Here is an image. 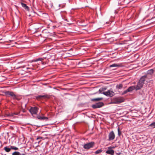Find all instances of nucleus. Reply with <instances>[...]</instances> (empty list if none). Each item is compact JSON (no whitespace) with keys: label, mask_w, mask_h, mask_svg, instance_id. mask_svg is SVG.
I'll list each match as a JSON object with an SVG mask.
<instances>
[{"label":"nucleus","mask_w":155,"mask_h":155,"mask_svg":"<svg viewBox=\"0 0 155 155\" xmlns=\"http://www.w3.org/2000/svg\"><path fill=\"white\" fill-rule=\"evenodd\" d=\"M118 135L119 136H120L121 134V132L119 128L118 129Z\"/></svg>","instance_id":"25"},{"label":"nucleus","mask_w":155,"mask_h":155,"mask_svg":"<svg viewBox=\"0 0 155 155\" xmlns=\"http://www.w3.org/2000/svg\"><path fill=\"white\" fill-rule=\"evenodd\" d=\"M58 5L59 6V8H57V9H60L59 7H60V5Z\"/></svg>","instance_id":"33"},{"label":"nucleus","mask_w":155,"mask_h":155,"mask_svg":"<svg viewBox=\"0 0 155 155\" xmlns=\"http://www.w3.org/2000/svg\"><path fill=\"white\" fill-rule=\"evenodd\" d=\"M107 154L113 155L114 153V151L112 149V147H108V150L105 152Z\"/></svg>","instance_id":"6"},{"label":"nucleus","mask_w":155,"mask_h":155,"mask_svg":"<svg viewBox=\"0 0 155 155\" xmlns=\"http://www.w3.org/2000/svg\"><path fill=\"white\" fill-rule=\"evenodd\" d=\"M103 94L106 96L110 97H112L114 94V93L112 91L108 90L107 91L104 92Z\"/></svg>","instance_id":"5"},{"label":"nucleus","mask_w":155,"mask_h":155,"mask_svg":"<svg viewBox=\"0 0 155 155\" xmlns=\"http://www.w3.org/2000/svg\"><path fill=\"white\" fill-rule=\"evenodd\" d=\"M99 91H101V90L100 89V90H99Z\"/></svg>","instance_id":"36"},{"label":"nucleus","mask_w":155,"mask_h":155,"mask_svg":"<svg viewBox=\"0 0 155 155\" xmlns=\"http://www.w3.org/2000/svg\"><path fill=\"white\" fill-rule=\"evenodd\" d=\"M43 120L48 119V118L47 117H43Z\"/></svg>","instance_id":"29"},{"label":"nucleus","mask_w":155,"mask_h":155,"mask_svg":"<svg viewBox=\"0 0 155 155\" xmlns=\"http://www.w3.org/2000/svg\"><path fill=\"white\" fill-rule=\"evenodd\" d=\"M109 140H114L115 137V135L113 131H112L110 133L109 135Z\"/></svg>","instance_id":"8"},{"label":"nucleus","mask_w":155,"mask_h":155,"mask_svg":"<svg viewBox=\"0 0 155 155\" xmlns=\"http://www.w3.org/2000/svg\"><path fill=\"white\" fill-rule=\"evenodd\" d=\"M5 94L7 97H12V98L15 100L16 98V96L15 94L12 91H7L5 92Z\"/></svg>","instance_id":"3"},{"label":"nucleus","mask_w":155,"mask_h":155,"mask_svg":"<svg viewBox=\"0 0 155 155\" xmlns=\"http://www.w3.org/2000/svg\"><path fill=\"white\" fill-rule=\"evenodd\" d=\"M42 138H42V137H37V139H37V140H39V139H42Z\"/></svg>","instance_id":"28"},{"label":"nucleus","mask_w":155,"mask_h":155,"mask_svg":"<svg viewBox=\"0 0 155 155\" xmlns=\"http://www.w3.org/2000/svg\"><path fill=\"white\" fill-rule=\"evenodd\" d=\"M41 63L42 64H45V62H43L42 61H41Z\"/></svg>","instance_id":"32"},{"label":"nucleus","mask_w":155,"mask_h":155,"mask_svg":"<svg viewBox=\"0 0 155 155\" xmlns=\"http://www.w3.org/2000/svg\"><path fill=\"white\" fill-rule=\"evenodd\" d=\"M123 85L122 84H119L116 86V88L118 89H121Z\"/></svg>","instance_id":"20"},{"label":"nucleus","mask_w":155,"mask_h":155,"mask_svg":"<svg viewBox=\"0 0 155 155\" xmlns=\"http://www.w3.org/2000/svg\"><path fill=\"white\" fill-rule=\"evenodd\" d=\"M44 60V59L42 58H38L36 60H33L32 61V62H36L38 61H41V62L43 61V60Z\"/></svg>","instance_id":"17"},{"label":"nucleus","mask_w":155,"mask_h":155,"mask_svg":"<svg viewBox=\"0 0 155 155\" xmlns=\"http://www.w3.org/2000/svg\"><path fill=\"white\" fill-rule=\"evenodd\" d=\"M154 70L153 69H150L148 71L147 73L150 74H151L153 73Z\"/></svg>","instance_id":"19"},{"label":"nucleus","mask_w":155,"mask_h":155,"mask_svg":"<svg viewBox=\"0 0 155 155\" xmlns=\"http://www.w3.org/2000/svg\"><path fill=\"white\" fill-rule=\"evenodd\" d=\"M124 101V99L122 97H117L114 98L112 101L113 104H117Z\"/></svg>","instance_id":"1"},{"label":"nucleus","mask_w":155,"mask_h":155,"mask_svg":"<svg viewBox=\"0 0 155 155\" xmlns=\"http://www.w3.org/2000/svg\"><path fill=\"white\" fill-rule=\"evenodd\" d=\"M4 149L7 152H10L11 151V148H9L8 147H5L4 148Z\"/></svg>","instance_id":"18"},{"label":"nucleus","mask_w":155,"mask_h":155,"mask_svg":"<svg viewBox=\"0 0 155 155\" xmlns=\"http://www.w3.org/2000/svg\"><path fill=\"white\" fill-rule=\"evenodd\" d=\"M48 96L47 95H39L38 96H37L36 97V99L39 100L41 99H42L43 98H48Z\"/></svg>","instance_id":"12"},{"label":"nucleus","mask_w":155,"mask_h":155,"mask_svg":"<svg viewBox=\"0 0 155 155\" xmlns=\"http://www.w3.org/2000/svg\"><path fill=\"white\" fill-rule=\"evenodd\" d=\"M147 75H145L143 76H142L140 79L139 81L142 84H144V81H146L147 79Z\"/></svg>","instance_id":"10"},{"label":"nucleus","mask_w":155,"mask_h":155,"mask_svg":"<svg viewBox=\"0 0 155 155\" xmlns=\"http://www.w3.org/2000/svg\"><path fill=\"white\" fill-rule=\"evenodd\" d=\"M112 147V149L113 148H115L114 147Z\"/></svg>","instance_id":"34"},{"label":"nucleus","mask_w":155,"mask_h":155,"mask_svg":"<svg viewBox=\"0 0 155 155\" xmlns=\"http://www.w3.org/2000/svg\"><path fill=\"white\" fill-rule=\"evenodd\" d=\"M11 149H13L15 150H18V147H16L14 146H11Z\"/></svg>","instance_id":"23"},{"label":"nucleus","mask_w":155,"mask_h":155,"mask_svg":"<svg viewBox=\"0 0 155 155\" xmlns=\"http://www.w3.org/2000/svg\"><path fill=\"white\" fill-rule=\"evenodd\" d=\"M143 84L139 81L137 83V85L136 86H135L136 88V90L137 91L140 89L142 87Z\"/></svg>","instance_id":"9"},{"label":"nucleus","mask_w":155,"mask_h":155,"mask_svg":"<svg viewBox=\"0 0 155 155\" xmlns=\"http://www.w3.org/2000/svg\"><path fill=\"white\" fill-rule=\"evenodd\" d=\"M103 99L102 98H93L91 99V100L92 101H99Z\"/></svg>","instance_id":"15"},{"label":"nucleus","mask_w":155,"mask_h":155,"mask_svg":"<svg viewBox=\"0 0 155 155\" xmlns=\"http://www.w3.org/2000/svg\"><path fill=\"white\" fill-rule=\"evenodd\" d=\"M127 92H128V91H127V89L126 90L124 91L123 93H122V94L124 95L126 94Z\"/></svg>","instance_id":"26"},{"label":"nucleus","mask_w":155,"mask_h":155,"mask_svg":"<svg viewBox=\"0 0 155 155\" xmlns=\"http://www.w3.org/2000/svg\"><path fill=\"white\" fill-rule=\"evenodd\" d=\"M21 155H25V154L23 153L21 154Z\"/></svg>","instance_id":"35"},{"label":"nucleus","mask_w":155,"mask_h":155,"mask_svg":"<svg viewBox=\"0 0 155 155\" xmlns=\"http://www.w3.org/2000/svg\"><path fill=\"white\" fill-rule=\"evenodd\" d=\"M149 127H151L152 128H155V122L151 123L148 126Z\"/></svg>","instance_id":"16"},{"label":"nucleus","mask_w":155,"mask_h":155,"mask_svg":"<svg viewBox=\"0 0 155 155\" xmlns=\"http://www.w3.org/2000/svg\"><path fill=\"white\" fill-rule=\"evenodd\" d=\"M12 155H21V154L19 152L15 151L12 153Z\"/></svg>","instance_id":"21"},{"label":"nucleus","mask_w":155,"mask_h":155,"mask_svg":"<svg viewBox=\"0 0 155 155\" xmlns=\"http://www.w3.org/2000/svg\"><path fill=\"white\" fill-rule=\"evenodd\" d=\"M21 5L22 7L24 8L27 11H29V8L28 6H27L26 5L22 2L21 3Z\"/></svg>","instance_id":"13"},{"label":"nucleus","mask_w":155,"mask_h":155,"mask_svg":"<svg viewBox=\"0 0 155 155\" xmlns=\"http://www.w3.org/2000/svg\"><path fill=\"white\" fill-rule=\"evenodd\" d=\"M37 118L39 120H43V117H41L40 116H38L37 117Z\"/></svg>","instance_id":"24"},{"label":"nucleus","mask_w":155,"mask_h":155,"mask_svg":"<svg viewBox=\"0 0 155 155\" xmlns=\"http://www.w3.org/2000/svg\"><path fill=\"white\" fill-rule=\"evenodd\" d=\"M94 145V142H91L84 144V148L87 150H88L93 147Z\"/></svg>","instance_id":"2"},{"label":"nucleus","mask_w":155,"mask_h":155,"mask_svg":"<svg viewBox=\"0 0 155 155\" xmlns=\"http://www.w3.org/2000/svg\"><path fill=\"white\" fill-rule=\"evenodd\" d=\"M116 154L118 155H120L121 154V153L120 152L118 153H116Z\"/></svg>","instance_id":"31"},{"label":"nucleus","mask_w":155,"mask_h":155,"mask_svg":"<svg viewBox=\"0 0 155 155\" xmlns=\"http://www.w3.org/2000/svg\"><path fill=\"white\" fill-rule=\"evenodd\" d=\"M16 98H15V99H16V100H18V101H19V100H20V98H18V96H17V95L16 96Z\"/></svg>","instance_id":"27"},{"label":"nucleus","mask_w":155,"mask_h":155,"mask_svg":"<svg viewBox=\"0 0 155 155\" xmlns=\"http://www.w3.org/2000/svg\"><path fill=\"white\" fill-rule=\"evenodd\" d=\"M127 91L128 92H130L134 90H136V88L135 86H130L127 89Z\"/></svg>","instance_id":"14"},{"label":"nucleus","mask_w":155,"mask_h":155,"mask_svg":"<svg viewBox=\"0 0 155 155\" xmlns=\"http://www.w3.org/2000/svg\"><path fill=\"white\" fill-rule=\"evenodd\" d=\"M38 108L36 107H32L29 110V111L32 114H36L38 112Z\"/></svg>","instance_id":"4"},{"label":"nucleus","mask_w":155,"mask_h":155,"mask_svg":"<svg viewBox=\"0 0 155 155\" xmlns=\"http://www.w3.org/2000/svg\"><path fill=\"white\" fill-rule=\"evenodd\" d=\"M10 129L12 130H13V127H12L11 126L10 127Z\"/></svg>","instance_id":"30"},{"label":"nucleus","mask_w":155,"mask_h":155,"mask_svg":"<svg viewBox=\"0 0 155 155\" xmlns=\"http://www.w3.org/2000/svg\"><path fill=\"white\" fill-rule=\"evenodd\" d=\"M104 104L102 102H99L95 104H94L92 106V107L93 108H97L101 107L103 106Z\"/></svg>","instance_id":"7"},{"label":"nucleus","mask_w":155,"mask_h":155,"mask_svg":"<svg viewBox=\"0 0 155 155\" xmlns=\"http://www.w3.org/2000/svg\"><path fill=\"white\" fill-rule=\"evenodd\" d=\"M110 67H122V65L120 64H113L109 66Z\"/></svg>","instance_id":"11"},{"label":"nucleus","mask_w":155,"mask_h":155,"mask_svg":"<svg viewBox=\"0 0 155 155\" xmlns=\"http://www.w3.org/2000/svg\"><path fill=\"white\" fill-rule=\"evenodd\" d=\"M102 151V149H100L98 150H97L95 152V153L96 154H98L101 153Z\"/></svg>","instance_id":"22"}]
</instances>
